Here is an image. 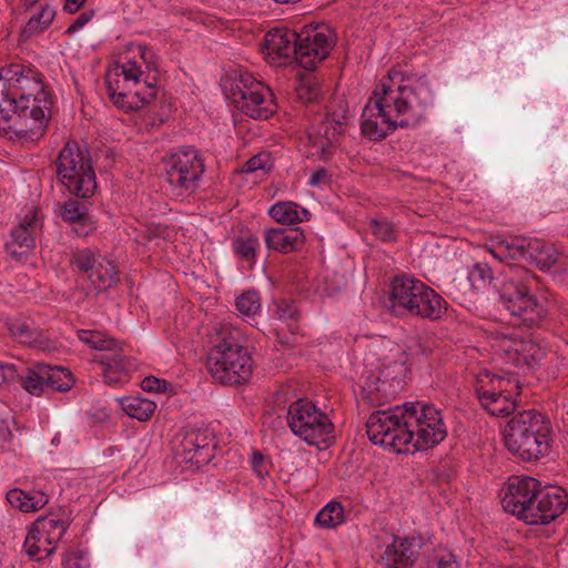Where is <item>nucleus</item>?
Instances as JSON below:
<instances>
[{
    "label": "nucleus",
    "mask_w": 568,
    "mask_h": 568,
    "mask_svg": "<svg viewBox=\"0 0 568 568\" xmlns=\"http://www.w3.org/2000/svg\"><path fill=\"white\" fill-rule=\"evenodd\" d=\"M97 336H100L99 334H94L93 332L89 331H80L79 332V338L83 341L84 343H88L92 346V339L97 338Z\"/></svg>",
    "instance_id": "bf43d9fd"
},
{
    "label": "nucleus",
    "mask_w": 568,
    "mask_h": 568,
    "mask_svg": "<svg viewBox=\"0 0 568 568\" xmlns=\"http://www.w3.org/2000/svg\"><path fill=\"white\" fill-rule=\"evenodd\" d=\"M265 245L270 251L290 254L305 245V234L301 227L267 229L264 232Z\"/></svg>",
    "instance_id": "5701e85b"
},
{
    "label": "nucleus",
    "mask_w": 568,
    "mask_h": 568,
    "mask_svg": "<svg viewBox=\"0 0 568 568\" xmlns=\"http://www.w3.org/2000/svg\"><path fill=\"white\" fill-rule=\"evenodd\" d=\"M54 17L55 10L48 4L43 6L37 14L30 17L21 31V36L28 39L43 32L52 23Z\"/></svg>",
    "instance_id": "2f4dec72"
},
{
    "label": "nucleus",
    "mask_w": 568,
    "mask_h": 568,
    "mask_svg": "<svg viewBox=\"0 0 568 568\" xmlns=\"http://www.w3.org/2000/svg\"><path fill=\"white\" fill-rule=\"evenodd\" d=\"M121 407L131 418L146 422L153 416L156 405L154 402L146 398L128 396L121 399Z\"/></svg>",
    "instance_id": "c756f323"
},
{
    "label": "nucleus",
    "mask_w": 568,
    "mask_h": 568,
    "mask_svg": "<svg viewBox=\"0 0 568 568\" xmlns=\"http://www.w3.org/2000/svg\"><path fill=\"white\" fill-rule=\"evenodd\" d=\"M93 17V11H84L78 16V18L69 26L65 33L72 34L83 28Z\"/></svg>",
    "instance_id": "864d4df0"
},
{
    "label": "nucleus",
    "mask_w": 568,
    "mask_h": 568,
    "mask_svg": "<svg viewBox=\"0 0 568 568\" xmlns=\"http://www.w3.org/2000/svg\"><path fill=\"white\" fill-rule=\"evenodd\" d=\"M16 68L17 78L0 79V133L10 140L36 142L47 131L53 98L39 73Z\"/></svg>",
    "instance_id": "7ed1b4c3"
},
{
    "label": "nucleus",
    "mask_w": 568,
    "mask_h": 568,
    "mask_svg": "<svg viewBox=\"0 0 568 568\" xmlns=\"http://www.w3.org/2000/svg\"><path fill=\"white\" fill-rule=\"evenodd\" d=\"M287 424L291 430L308 445L320 446L333 438L332 420L308 399H297L290 405Z\"/></svg>",
    "instance_id": "9b49d317"
},
{
    "label": "nucleus",
    "mask_w": 568,
    "mask_h": 568,
    "mask_svg": "<svg viewBox=\"0 0 568 568\" xmlns=\"http://www.w3.org/2000/svg\"><path fill=\"white\" fill-rule=\"evenodd\" d=\"M373 234L383 242H392L395 240V231L392 223L387 221H371Z\"/></svg>",
    "instance_id": "a18cd8bd"
},
{
    "label": "nucleus",
    "mask_w": 568,
    "mask_h": 568,
    "mask_svg": "<svg viewBox=\"0 0 568 568\" xmlns=\"http://www.w3.org/2000/svg\"><path fill=\"white\" fill-rule=\"evenodd\" d=\"M233 104L243 114L257 120H266L276 111V103L271 89L244 72L235 79L231 88Z\"/></svg>",
    "instance_id": "f8f14e48"
},
{
    "label": "nucleus",
    "mask_w": 568,
    "mask_h": 568,
    "mask_svg": "<svg viewBox=\"0 0 568 568\" xmlns=\"http://www.w3.org/2000/svg\"><path fill=\"white\" fill-rule=\"evenodd\" d=\"M388 386V382L379 377L369 379L363 387L364 398L372 405H381L394 394L387 392Z\"/></svg>",
    "instance_id": "f704fd0d"
},
{
    "label": "nucleus",
    "mask_w": 568,
    "mask_h": 568,
    "mask_svg": "<svg viewBox=\"0 0 568 568\" xmlns=\"http://www.w3.org/2000/svg\"><path fill=\"white\" fill-rule=\"evenodd\" d=\"M39 0H20L21 6L29 10L31 7H33Z\"/></svg>",
    "instance_id": "052dcab7"
},
{
    "label": "nucleus",
    "mask_w": 568,
    "mask_h": 568,
    "mask_svg": "<svg viewBox=\"0 0 568 568\" xmlns=\"http://www.w3.org/2000/svg\"><path fill=\"white\" fill-rule=\"evenodd\" d=\"M515 346L518 348V352L515 353L513 358L516 365H531L541 356V349L531 341H526L520 337Z\"/></svg>",
    "instance_id": "e433bc0d"
},
{
    "label": "nucleus",
    "mask_w": 568,
    "mask_h": 568,
    "mask_svg": "<svg viewBox=\"0 0 568 568\" xmlns=\"http://www.w3.org/2000/svg\"><path fill=\"white\" fill-rule=\"evenodd\" d=\"M60 216L79 237H87L97 230V222L89 215L88 205L78 200L65 201L60 206Z\"/></svg>",
    "instance_id": "4be33fe9"
},
{
    "label": "nucleus",
    "mask_w": 568,
    "mask_h": 568,
    "mask_svg": "<svg viewBox=\"0 0 568 568\" xmlns=\"http://www.w3.org/2000/svg\"><path fill=\"white\" fill-rule=\"evenodd\" d=\"M422 354L428 355V352H426L425 349H422Z\"/></svg>",
    "instance_id": "e2e57ef3"
},
{
    "label": "nucleus",
    "mask_w": 568,
    "mask_h": 568,
    "mask_svg": "<svg viewBox=\"0 0 568 568\" xmlns=\"http://www.w3.org/2000/svg\"><path fill=\"white\" fill-rule=\"evenodd\" d=\"M18 378L19 375L14 365L0 364V385L16 382Z\"/></svg>",
    "instance_id": "603ef678"
},
{
    "label": "nucleus",
    "mask_w": 568,
    "mask_h": 568,
    "mask_svg": "<svg viewBox=\"0 0 568 568\" xmlns=\"http://www.w3.org/2000/svg\"><path fill=\"white\" fill-rule=\"evenodd\" d=\"M170 384L165 379H160L154 376H148L141 382V387L145 392L164 393L168 390Z\"/></svg>",
    "instance_id": "de8ad7c7"
},
{
    "label": "nucleus",
    "mask_w": 568,
    "mask_h": 568,
    "mask_svg": "<svg viewBox=\"0 0 568 568\" xmlns=\"http://www.w3.org/2000/svg\"><path fill=\"white\" fill-rule=\"evenodd\" d=\"M276 315L293 334L298 332L300 313L293 301H281L277 305Z\"/></svg>",
    "instance_id": "4c0bfd02"
},
{
    "label": "nucleus",
    "mask_w": 568,
    "mask_h": 568,
    "mask_svg": "<svg viewBox=\"0 0 568 568\" xmlns=\"http://www.w3.org/2000/svg\"><path fill=\"white\" fill-rule=\"evenodd\" d=\"M550 432V422L542 414L524 410L508 422L505 445L524 462L537 460L549 450Z\"/></svg>",
    "instance_id": "0eeeda50"
},
{
    "label": "nucleus",
    "mask_w": 568,
    "mask_h": 568,
    "mask_svg": "<svg viewBox=\"0 0 568 568\" xmlns=\"http://www.w3.org/2000/svg\"><path fill=\"white\" fill-rule=\"evenodd\" d=\"M88 277L98 293L106 291L119 281L115 265L104 257L92 268Z\"/></svg>",
    "instance_id": "bb28decb"
},
{
    "label": "nucleus",
    "mask_w": 568,
    "mask_h": 568,
    "mask_svg": "<svg viewBox=\"0 0 568 568\" xmlns=\"http://www.w3.org/2000/svg\"><path fill=\"white\" fill-rule=\"evenodd\" d=\"M272 168L273 161L271 154L268 152H261L246 161L242 171L245 173H252L258 170L267 172L271 171Z\"/></svg>",
    "instance_id": "c03bdc74"
},
{
    "label": "nucleus",
    "mask_w": 568,
    "mask_h": 568,
    "mask_svg": "<svg viewBox=\"0 0 568 568\" xmlns=\"http://www.w3.org/2000/svg\"><path fill=\"white\" fill-rule=\"evenodd\" d=\"M37 213L38 211L36 207L29 209L18 226H24L27 231H32L34 233L37 224Z\"/></svg>",
    "instance_id": "6e6d98bb"
},
{
    "label": "nucleus",
    "mask_w": 568,
    "mask_h": 568,
    "mask_svg": "<svg viewBox=\"0 0 568 568\" xmlns=\"http://www.w3.org/2000/svg\"><path fill=\"white\" fill-rule=\"evenodd\" d=\"M9 329L20 343L36 348H44V337L30 324L17 321L10 324Z\"/></svg>",
    "instance_id": "7c9ffc66"
},
{
    "label": "nucleus",
    "mask_w": 568,
    "mask_h": 568,
    "mask_svg": "<svg viewBox=\"0 0 568 568\" xmlns=\"http://www.w3.org/2000/svg\"><path fill=\"white\" fill-rule=\"evenodd\" d=\"M139 53H140V57L141 59L144 61V63L146 64V67L150 69V70H155L158 64H156V55L155 53L146 45H140L139 47Z\"/></svg>",
    "instance_id": "5fc2aeb1"
},
{
    "label": "nucleus",
    "mask_w": 568,
    "mask_h": 568,
    "mask_svg": "<svg viewBox=\"0 0 568 568\" xmlns=\"http://www.w3.org/2000/svg\"><path fill=\"white\" fill-rule=\"evenodd\" d=\"M493 339L497 352L504 353L513 362L515 353L518 352L515 344L520 339L515 329L497 331L494 333Z\"/></svg>",
    "instance_id": "c9c22d12"
},
{
    "label": "nucleus",
    "mask_w": 568,
    "mask_h": 568,
    "mask_svg": "<svg viewBox=\"0 0 568 568\" xmlns=\"http://www.w3.org/2000/svg\"><path fill=\"white\" fill-rule=\"evenodd\" d=\"M528 239H514L506 243V250L508 251L509 257L516 261L527 260L528 252L527 245L529 244Z\"/></svg>",
    "instance_id": "49530a36"
},
{
    "label": "nucleus",
    "mask_w": 568,
    "mask_h": 568,
    "mask_svg": "<svg viewBox=\"0 0 568 568\" xmlns=\"http://www.w3.org/2000/svg\"><path fill=\"white\" fill-rule=\"evenodd\" d=\"M53 165L58 183L70 194L83 200L94 195L98 183L88 149L75 141H68Z\"/></svg>",
    "instance_id": "6e6552de"
},
{
    "label": "nucleus",
    "mask_w": 568,
    "mask_h": 568,
    "mask_svg": "<svg viewBox=\"0 0 568 568\" xmlns=\"http://www.w3.org/2000/svg\"><path fill=\"white\" fill-rule=\"evenodd\" d=\"M523 273H525L526 275L525 281H527L528 278H534V275H531L529 272L524 271Z\"/></svg>",
    "instance_id": "680f3d73"
},
{
    "label": "nucleus",
    "mask_w": 568,
    "mask_h": 568,
    "mask_svg": "<svg viewBox=\"0 0 568 568\" xmlns=\"http://www.w3.org/2000/svg\"><path fill=\"white\" fill-rule=\"evenodd\" d=\"M499 298L511 315L521 317L527 326H538L546 317V310L530 293L526 282L517 275L506 277L498 286Z\"/></svg>",
    "instance_id": "ddd939ff"
},
{
    "label": "nucleus",
    "mask_w": 568,
    "mask_h": 568,
    "mask_svg": "<svg viewBox=\"0 0 568 568\" xmlns=\"http://www.w3.org/2000/svg\"><path fill=\"white\" fill-rule=\"evenodd\" d=\"M37 368V371L28 369V374L20 377L23 388L32 395H40L45 388L44 381L41 378L42 364H38Z\"/></svg>",
    "instance_id": "79ce46f5"
},
{
    "label": "nucleus",
    "mask_w": 568,
    "mask_h": 568,
    "mask_svg": "<svg viewBox=\"0 0 568 568\" xmlns=\"http://www.w3.org/2000/svg\"><path fill=\"white\" fill-rule=\"evenodd\" d=\"M297 41L298 33L293 30L272 29L264 37L263 53L271 63L276 65L296 61Z\"/></svg>",
    "instance_id": "6ab92c4d"
},
{
    "label": "nucleus",
    "mask_w": 568,
    "mask_h": 568,
    "mask_svg": "<svg viewBox=\"0 0 568 568\" xmlns=\"http://www.w3.org/2000/svg\"><path fill=\"white\" fill-rule=\"evenodd\" d=\"M493 272L488 264L477 263L468 273V281L474 290H483L493 282Z\"/></svg>",
    "instance_id": "ea45409f"
},
{
    "label": "nucleus",
    "mask_w": 568,
    "mask_h": 568,
    "mask_svg": "<svg viewBox=\"0 0 568 568\" xmlns=\"http://www.w3.org/2000/svg\"><path fill=\"white\" fill-rule=\"evenodd\" d=\"M175 452L185 463L206 464L212 457L211 439L205 432L192 429L183 436Z\"/></svg>",
    "instance_id": "aec40b11"
},
{
    "label": "nucleus",
    "mask_w": 568,
    "mask_h": 568,
    "mask_svg": "<svg viewBox=\"0 0 568 568\" xmlns=\"http://www.w3.org/2000/svg\"><path fill=\"white\" fill-rule=\"evenodd\" d=\"M143 72L135 61L115 64L105 74L108 94L113 104L125 112L139 110L155 97L154 87L144 82L140 87Z\"/></svg>",
    "instance_id": "1a4fd4ad"
},
{
    "label": "nucleus",
    "mask_w": 568,
    "mask_h": 568,
    "mask_svg": "<svg viewBox=\"0 0 568 568\" xmlns=\"http://www.w3.org/2000/svg\"><path fill=\"white\" fill-rule=\"evenodd\" d=\"M270 216L280 224H297L310 221L311 213L292 201H280L268 209Z\"/></svg>",
    "instance_id": "393cba45"
},
{
    "label": "nucleus",
    "mask_w": 568,
    "mask_h": 568,
    "mask_svg": "<svg viewBox=\"0 0 568 568\" xmlns=\"http://www.w3.org/2000/svg\"><path fill=\"white\" fill-rule=\"evenodd\" d=\"M389 311L398 316L413 315L430 321L442 318L447 311V302L432 287L419 280L396 276L390 283Z\"/></svg>",
    "instance_id": "423d86ee"
},
{
    "label": "nucleus",
    "mask_w": 568,
    "mask_h": 568,
    "mask_svg": "<svg viewBox=\"0 0 568 568\" xmlns=\"http://www.w3.org/2000/svg\"><path fill=\"white\" fill-rule=\"evenodd\" d=\"M433 101L434 92L425 74L415 77L393 68L363 109L361 132L372 141H381L398 126H416Z\"/></svg>",
    "instance_id": "f257e3e1"
},
{
    "label": "nucleus",
    "mask_w": 568,
    "mask_h": 568,
    "mask_svg": "<svg viewBox=\"0 0 568 568\" xmlns=\"http://www.w3.org/2000/svg\"><path fill=\"white\" fill-rule=\"evenodd\" d=\"M331 30L324 24L306 26L298 32L296 62L305 70H313L333 49Z\"/></svg>",
    "instance_id": "dca6fc26"
},
{
    "label": "nucleus",
    "mask_w": 568,
    "mask_h": 568,
    "mask_svg": "<svg viewBox=\"0 0 568 568\" xmlns=\"http://www.w3.org/2000/svg\"><path fill=\"white\" fill-rule=\"evenodd\" d=\"M501 505L528 525H547L565 511L568 496L560 487L541 486L534 477H511Z\"/></svg>",
    "instance_id": "20e7f679"
},
{
    "label": "nucleus",
    "mask_w": 568,
    "mask_h": 568,
    "mask_svg": "<svg viewBox=\"0 0 568 568\" xmlns=\"http://www.w3.org/2000/svg\"><path fill=\"white\" fill-rule=\"evenodd\" d=\"M527 260L535 263L541 270H550L558 261V252L552 244L545 243L544 241L532 239L527 245Z\"/></svg>",
    "instance_id": "a878e982"
},
{
    "label": "nucleus",
    "mask_w": 568,
    "mask_h": 568,
    "mask_svg": "<svg viewBox=\"0 0 568 568\" xmlns=\"http://www.w3.org/2000/svg\"><path fill=\"white\" fill-rule=\"evenodd\" d=\"M331 183V175L324 168L315 170L308 181L311 186L327 185Z\"/></svg>",
    "instance_id": "3c124183"
},
{
    "label": "nucleus",
    "mask_w": 568,
    "mask_h": 568,
    "mask_svg": "<svg viewBox=\"0 0 568 568\" xmlns=\"http://www.w3.org/2000/svg\"><path fill=\"white\" fill-rule=\"evenodd\" d=\"M366 433L371 442L400 454L426 450L442 443L447 427L442 412L432 404L406 403L369 415Z\"/></svg>",
    "instance_id": "f03ea898"
},
{
    "label": "nucleus",
    "mask_w": 568,
    "mask_h": 568,
    "mask_svg": "<svg viewBox=\"0 0 568 568\" xmlns=\"http://www.w3.org/2000/svg\"><path fill=\"white\" fill-rule=\"evenodd\" d=\"M34 242L32 231H27L24 226H16L11 231V240L6 243V250L10 255L20 260L34 247Z\"/></svg>",
    "instance_id": "c85d7f7f"
},
{
    "label": "nucleus",
    "mask_w": 568,
    "mask_h": 568,
    "mask_svg": "<svg viewBox=\"0 0 568 568\" xmlns=\"http://www.w3.org/2000/svg\"><path fill=\"white\" fill-rule=\"evenodd\" d=\"M419 549L420 544L415 538L395 537L381 556L384 568H407L413 566L419 555Z\"/></svg>",
    "instance_id": "412c9836"
},
{
    "label": "nucleus",
    "mask_w": 568,
    "mask_h": 568,
    "mask_svg": "<svg viewBox=\"0 0 568 568\" xmlns=\"http://www.w3.org/2000/svg\"><path fill=\"white\" fill-rule=\"evenodd\" d=\"M475 393L480 406L488 414L504 417L514 413L517 396L520 394V384L514 375L483 371L477 375Z\"/></svg>",
    "instance_id": "9d476101"
},
{
    "label": "nucleus",
    "mask_w": 568,
    "mask_h": 568,
    "mask_svg": "<svg viewBox=\"0 0 568 568\" xmlns=\"http://www.w3.org/2000/svg\"><path fill=\"white\" fill-rule=\"evenodd\" d=\"M166 180L179 194H191L199 187L205 165L199 151L182 148L164 159Z\"/></svg>",
    "instance_id": "4468645a"
},
{
    "label": "nucleus",
    "mask_w": 568,
    "mask_h": 568,
    "mask_svg": "<svg viewBox=\"0 0 568 568\" xmlns=\"http://www.w3.org/2000/svg\"><path fill=\"white\" fill-rule=\"evenodd\" d=\"M457 562L452 554L443 556L436 560V562L429 568H457Z\"/></svg>",
    "instance_id": "4d7b16f0"
},
{
    "label": "nucleus",
    "mask_w": 568,
    "mask_h": 568,
    "mask_svg": "<svg viewBox=\"0 0 568 568\" xmlns=\"http://www.w3.org/2000/svg\"><path fill=\"white\" fill-rule=\"evenodd\" d=\"M296 95L303 103H313L321 97V87L314 79L302 80L296 87Z\"/></svg>",
    "instance_id": "37998d69"
},
{
    "label": "nucleus",
    "mask_w": 568,
    "mask_h": 568,
    "mask_svg": "<svg viewBox=\"0 0 568 568\" xmlns=\"http://www.w3.org/2000/svg\"><path fill=\"white\" fill-rule=\"evenodd\" d=\"M243 332L231 324H220L207 335L206 367L220 384L237 385L252 376L253 358Z\"/></svg>",
    "instance_id": "39448f33"
},
{
    "label": "nucleus",
    "mask_w": 568,
    "mask_h": 568,
    "mask_svg": "<svg viewBox=\"0 0 568 568\" xmlns=\"http://www.w3.org/2000/svg\"><path fill=\"white\" fill-rule=\"evenodd\" d=\"M344 520V508L338 501H329L315 517V524L325 529L335 528Z\"/></svg>",
    "instance_id": "473e14b6"
},
{
    "label": "nucleus",
    "mask_w": 568,
    "mask_h": 568,
    "mask_svg": "<svg viewBox=\"0 0 568 568\" xmlns=\"http://www.w3.org/2000/svg\"><path fill=\"white\" fill-rule=\"evenodd\" d=\"M235 306L236 310L245 316L255 315L261 307L258 293L255 291L244 292L236 298Z\"/></svg>",
    "instance_id": "a19ab883"
},
{
    "label": "nucleus",
    "mask_w": 568,
    "mask_h": 568,
    "mask_svg": "<svg viewBox=\"0 0 568 568\" xmlns=\"http://www.w3.org/2000/svg\"><path fill=\"white\" fill-rule=\"evenodd\" d=\"M102 257L91 248L77 250L72 253L70 262L80 272L91 273L92 268L99 263Z\"/></svg>",
    "instance_id": "58836bf2"
},
{
    "label": "nucleus",
    "mask_w": 568,
    "mask_h": 568,
    "mask_svg": "<svg viewBox=\"0 0 568 568\" xmlns=\"http://www.w3.org/2000/svg\"><path fill=\"white\" fill-rule=\"evenodd\" d=\"M45 388L55 392H67L72 388L74 378L72 373L61 366L42 364V377Z\"/></svg>",
    "instance_id": "cd10ccee"
},
{
    "label": "nucleus",
    "mask_w": 568,
    "mask_h": 568,
    "mask_svg": "<svg viewBox=\"0 0 568 568\" xmlns=\"http://www.w3.org/2000/svg\"><path fill=\"white\" fill-rule=\"evenodd\" d=\"M7 500L13 508L23 513H32L43 508L48 504L49 497L42 490L26 491L13 488L7 493Z\"/></svg>",
    "instance_id": "b1692460"
},
{
    "label": "nucleus",
    "mask_w": 568,
    "mask_h": 568,
    "mask_svg": "<svg viewBox=\"0 0 568 568\" xmlns=\"http://www.w3.org/2000/svg\"><path fill=\"white\" fill-rule=\"evenodd\" d=\"M92 348L112 352V354H101L94 358L102 366V374L106 384H116L128 376L130 362L124 355L119 353L122 349L119 341L104 338L100 335L92 339Z\"/></svg>",
    "instance_id": "a211bd4d"
},
{
    "label": "nucleus",
    "mask_w": 568,
    "mask_h": 568,
    "mask_svg": "<svg viewBox=\"0 0 568 568\" xmlns=\"http://www.w3.org/2000/svg\"><path fill=\"white\" fill-rule=\"evenodd\" d=\"M69 527V520L53 514L39 517L30 527L24 539L26 554L36 560H42L52 555L58 542Z\"/></svg>",
    "instance_id": "2eb2a0df"
},
{
    "label": "nucleus",
    "mask_w": 568,
    "mask_h": 568,
    "mask_svg": "<svg viewBox=\"0 0 568 568\" xmlns=\"http://www.w3.org/2000/svg\"><path fill=\"white\" fill-rule=\"evenodd\" d=\"M260 247V240L253 234H243L233 241V251L242 261L251 265L255 263L256 251Z\"/></svg>",
    "instance_id": "72a5a7b5"
},
{
    "label": "nucleus",
    "mask_w": 568,
    "mask_h": 568,
    "mask_svg": "<svg viewBox=\"0 0 568 568\" xmlns=\"http://www.w3.org/2000/svg\"><path fill=\"white\" fill-rule=\"evenodd\" d=\"M85 1L87 0H65L64 10L69 13H74L85 3Z\"/></svg>",
    "instance_id": "13d9d810"
},
{
    "label": "nucleus",
    "mask_w": 568,
    "mask_h": 568,
    "mask_svg": "<svg viewBox=\"0 0 568 568\" xmlns=\"http://www.w3.org/2000/svg\"><path fill=\"white\" fill-rule=\"evenodd\" d=\"M346 102L341 101L338 111L329 110L326 116L308 133L310 142L320 151L322 160H328L338 145L346 129Z\"/></svg>",
    "instance_id": "f3484780"
},
{
    "label": "nucleus",
    "mask_w": 568,
    "mask_h": 568,
    "mask_svg": "<svg viewBox=\"0 0 568 568\" xmlns=\"http://www.w3.org/2000/svg\"><path fill=\"white\" fill-rule=\"evenodd\" d=\"M63 568H89V561L81 551L71 552L62 561Z\"/></svg>",
    "instance_id": "09e8293b"
},
{
    "label": "nucleus",
    "mask_w": 568,
    "mask_h": 568,
    "mask_svg": "<svg viewBox=\"0 0 568 568\" xmlns=\"http://www.w3.org/2000/svg\"><path fill=\"white\" fill-rule=\"evenodd\" d=\"M251 465L253 470L257 474L260 478H264V476L268 474L267 463L265 460L264 455L261 452H253Z\"/></svg>",
    "instance_id": "8fccbe9b"
}]
</instances>
